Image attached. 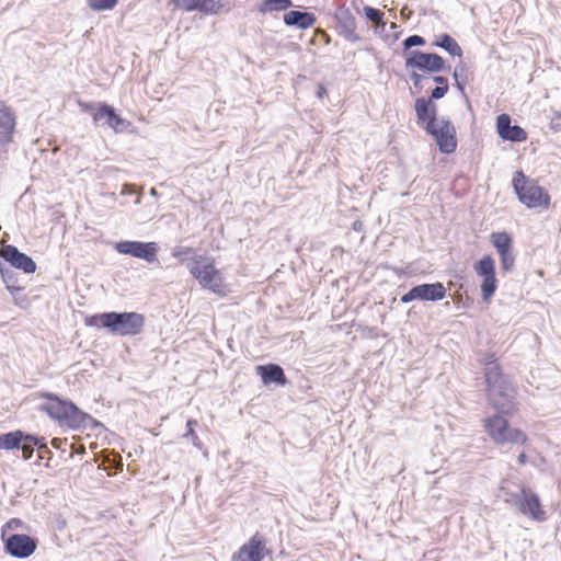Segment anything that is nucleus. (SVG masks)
Here are the masks:
<instances>
[{
  "label": "nucleus",
  "mask_w": 561,
  "mask_h": 561,
  "mask_svg": "<svg viewBox=\"0 0 561 561\" xmlns=\"http://www.w3.org/2000/svg\"><path fill=\"white\" fill-rule=\"evenodd\" d=\"M284 24L288 27H296L298 30H307L314 25L317 18L312 12L290 10L283 16Z\"/></svg>",
  "instance_id": "24"
},
{
  "label": "nucleus",
  "mask_w": 561,
  "mask_h": 561,
  "mask_svg": "<svg viewBox=\"0 0 561 561\" xmlns=\"http://www.w3.org/2000/svg\"><path fill=\"white\" fill-rule=\"evenodd\" d=\"M61 445H62V440H61L60 438H54V439L51 440V446H53L54 448L59 449V448H61Z\"/></svg>",
  "instance_id": "42"
},
{
  "label": "nucleus",
  "mask_w": 561,
  "mask_h": 561,
  "mask_svg": "<svg viewBox=\"0 0 561 561\" xmlns=\"http://www.w3.org/2000/svg\"><path fill=\"white\" fill-rule=\"evenodd\" d=\"M114 249L119 254L129 255L139 260H144L150 264H160L158 260V252L160 248L157 242L122 240L114 244Z\"/></svg>",
  "instance_id": "9"
},
{
  "label": "nucleus",
  "mask_w": 561,
  "mask_h": 561,
  "mask_svg": "<svg viewBox=\"0 0 561 561\" xmlns=\"http://www.w3.org/2000/svg\"><path fill=\"white\" fill-rule=\"evenodd\" d=\"M517 462L522 466L526 465L528 462V456L525 451H522L517 457Z\"/></svg>",
  "instance_id": "41"
},
{
  "label": "nucleus",
  "mask_w": 561,
  "mask_h": 561,
  "mask_svg": "<svg viewBox=\"0 0 561 561\" xmlns=\"http://www.w3.org/2000/svg\"><path fill=\"white\" fill-rule=\"evenodd\" d=\"M15 129V115L13 111L0 101V145H7L12 140Z\"/></svg>",
  "instance_id": "23"
},
{
  "label": "nucleus",
  "mask_w": 561,
  "mask_h": 561,
  "mask_svg": "<svg viewBox=\"0 0 561 561\" xmlns=\"http://www.w3.org/2000/svg\"><path fill=\"white\" fill-rule=\"evenodd\" d=\"M513 188L518 201L528 208H549L550 196L548 192L536 182L529 181L522 170L514 173Z\"/></svg>",
  "instance_id": "5"
},
{
  "label": "nucleus",
  "mask_w": 561,
  "mask_h": 561,
  "mask_svg": "<svg viewBox=\"0 0 561 561\" xmlns=\"http://www.w3.org/2000/svg\"><path fill=\"white\" fill-rule=\"evenodd\" d=\"M496 131L501 139L511 142H523L527 140L526 130L519 125H512V118L508 114H500L496 117Z\"/></svg>",
  "instance_id": "19"
},
{
  "label": "nucleus",
  "mask_w": 561,
  "mask_h": 561,
  "mask_svg": "<svg viewBox=\"0 0 561 561\" xmlns=\"http://www.w3.org/2000/svg\"><path fill=\"white\" fill-rule=\"evenodd\" d=\"M268 553L265 537L256 533L232 553L231 561H263Z\"/></svg>",
  "instance_id": "13"
},
{
  "label": "nucleus",
  "mask_w": 561,
  "mask_h": 561,
  "mask_svg": "<svg viewBox=\"0 0 561 561\" xmlns=\"http://www.w3.org/2000/svg\"><path fill=\"white\" fill-rule=\"evenodd\" d=\"M447 295V288L440 282L423 283L415 285L401 296L402 304H410L412 301L422 302H436L443 300Z\"/></svg>",
  "instance_id": "10"
},
{
  "label": "nucleus",
  "mask_w": 561,
  "mask_h": 561,
  "mask_svg": "<svg viewBox=\"0 0 561 561\" xmlns=\"http://www.w3.org/2000/svg\"><path fill=\"white\" fill-rule=\"evenodd\" d=\"M414 111L417 125L421 126L425 133L431 127L437 125V105L431 99L424 96L417 98L414 102Z\"/></svg>",
  "instance_id": "18"
},
{
  "label": "nucleus",
  "mask_w": 561,
  "mask_h": 561,
  "mask_svg": "<svg viewBox=\"0 0 561 561\" xmlns=\"http://www.w3.org/2000/svg\"><path fill=\"white\" fill-rule=\"evenodd\" d=\"M425 45H426V39L423 36L417 35V34H413V35H410L407 38H404L402 41V55H403L404 61L409 57L408 54L412 53L414 50V49H412L413 47L425 46Z\"/></svg>",
  "instance_id": "31"
},
{
  "label": "nucleus",
  "mask_w": 561,
  "mask_h": 561,
  "mask_svg": "<svg viewBox=\"0 0 561 561\" xmlns=\"http://www.w3.org/2000/svg\"><path fill=\"white\" fill-rule=\"evenodd\" d=\"M11 522H13V525H16V522L19 523V519L12 518Z\"/></svg>",
  "instance_id": "46"
},
{
  "label": "nucleus",
  "mask_w": 561,
  "mask_h": 561,
  "mask_svg": "<svg viewBox=\"0 0 561 561\" xmlns=\"http://www.w3.org/2000/svg\"><path fill=\"white\" fill-rule=\"evenodd\" d=\"M454 85L458 90L461 98L469 104V98L466 93V87L468 83L474 80V72L471 68L462 60H459L453 71Z\"/></svg>",
  "instance_id": "22"
},
{
  "label": "nucleus",
  "mask_w": 561,
  "mask_h": 561,
  "mask_svg": "<svg viewBox=\"0 0 561 561\" xmlns=\"http://www.w3.org/2000/svg\"><path fill=\"white\" fill-rule=\"evenodd\" d=\"M520 501L516 510L530 518L531 520L542 523L547 519V514L542 507L539 495L531 489L522 490Z\"/></svg>",
  "instance_id": "16"
},
{
  "label": "nucleus",
  "mask_w": 561,
  "mask_h": 561,
  "mask_svg": "<svg viewBox=\"0 0 561 561\" xmlns=\"http://www.w3.org/2000/svg\"><path fill=\"white\" fill-rule=\"evenodd\" d=\"M432 46L444 49L453 57L462 56V48L460 47L458 42L447 33L436 35L434 42L432 43Z\"/></svg>",
  "instance_id": "25"
},
{
  "label": "nucleus",
  "mask_w": 561,
  "mask_h": 561,
  "mask_svg": "<svg viewBox=\"0 0 561 561\" xmlns=\"http://www.w3.org/2000/svg\"><path fill=\"white\" fill-rule=\"evenodd\" d=\"M37 453H38V459H41V460H44V459L49 460L53 456V453L48 448L47 443L44 437H43V449H37Z\"/></svg>",
  "instance_id": "39"
},
{
  "label": "nucleus",
  "mask_w": 561,
  "mask_h": 561,
  "mask_svg": "<svg viewBox=\"0 0 561 561\" xmlns=\"http://www.w3.org/2000/svg\"><path fill=\"white\" fill-rule=\"evenodd\" d=\"M20 449L22 450L23 459L30 460L35 450L43 449V436L25 432V439L21 444Z\"/></svg>",
  "instance_id": "27"
},
{
  "label": "nucleus",
  "mask_w": 561,
  "mask_h": 561,
  "mask_svg": "<svg viewBox=\"0 0 561 561\" xmlns=\"http://www.w3.org/2000/svg\"><path fill=\"white\" fill-rule=\"evenodd\" d=\"M9 525L10 523H7L2 527L1 534L4 552L16 559H26L31 557L37 549L38 539L25 534H11L5 536L4 527Z\"/></svg>",
  "instance_id": "6"
},
{
  "label": "nucleus",
  "mask_w": 561,
  "mask_h": 561,
  "mask_svg": "<svg viewBox=\"0 0 561 561\" xmlns=\"http://www.w3.org/2000/svg\"><path fill=\"white\" fill-rule=\"evenodd\" d=\"M11 522H13V525H16V522L19 523V519L12 518Z\"/></svg>",
  "instance_id": "47"
},
{
  "label": "nucleus",
  "mask_w": 561,
  "mask_h": 561,
  "mask_svg": "<svg viewBox=\"0 0 561 561\" xmlns=\"http://www.w3.org/2000/svg\"><path fill=\"white\" fill-rule=\"evenodd\" d=\"M449 91V88L438 87L436 85L432 91L427 99H431L433 102L443 99Z\"/></svg>",
  "instance_id": "37"
},
{
  "label": "nucleus",
  "mask_w": 561,
  "mask_h": 561,
  "mask_svg": "<svg viewBox=\"0 0 561 561\" xmlns=\"http://www.w3.org/2000/svg\"><path fill=\"white\" fill-rule=\"evenodd\" d=\"M0 263L8 265L10 268L20 270L25 274H33L36 271L35 261L12 244L1 247Z\"/></svg>",
  "instance_id": "14"
},
{
  "label": "nucleus",
  "mask_w": 561,
  "mask_h": 561,
  "mask_svg": "<svg viewBox=\"0 0 561 561\" xmlns=\"http://www.w3.org/2000/svg\"><path fill=\"white\" fill-rule=\"evenodd\" d=\"M408 56L409 57L404 61V67L407 70L416 69L417 71L432 75L439 73L446 69H450L449 66H446L445 59L437 53H427L415 49L412 53H409Z\"/></svg>",
  "instance_id": "7"
},
{
  "label": "nucleus",
  "mask_w": 561,
  "mask_h": 561,
  "mask_svg": "<svg viewBox=\"0 0 561 561\" xmlns=\"http://www.w3.org/2000/svg\"><path fill=\"white\" fill-rule=\"evenodd\" d=\"M255 369L264 386L285 387L289 382L283 367L278 364L259 365Z\"/></svg>",
  "instance_id": "21"
},
{
  "label": "nucleus",
  "mask_w": 561,
  "mask_h": 561,
  "mask_svg": "<svg viewBox=\"0 0 561 561\" xmlns=\"http://www.w3.org/2000/svg\"><path fill=\"white\" fill-rule=\"evenodd\" d=\"M484 378L488 401L495 410L494 414L483 420L484 431L496 446H525L528 443L527 434L512 427L506 417L517 410L516 390L510 377L503 374L494 354H488L484 358Z\"/></svg>",
  "instance_id": "1"
},
{
  "label": "nucleus",
  "mask_w": 561,
  "mask_h": 561,
  "mask_svg": "<svg viewBox=\"0 0 561 561\" xmlns=\"http://www.w3.org/2000/svg\"><path fill=\"white\" fill-rule=\"evenodd\" d=\"M293 5L291 0H263L259 5V12L261 14H266L274 11H287Z\"/></svg>",
  "instance_id": "30"
},
{
  "label": "nucleus",
  "mask_w": 561,
  "mask_h": 561,
  "mask_svg": "<svg viewBox=\"0 0 561 561\" xmlns=\"http://www.w3.org/2000/svg\"><path fill=\"white\" fill-rule=\"evenodd\" d=\"M0 274L3 283L5 284L7 289L11 293H18L23 290L24 288L18 284L19 276L18 274L7 265L0 263Z\"/></svg>",
  "instance_id": "29"
},
{
  "label": "nucleus",
  "mask_w": 561,
  "mask_h": 561,
  "mask_svg": "<svg viewBox=\"0 0 561 561\" xmlns=\"http://www.w3.org/2000/svg\"><path fill=\"white\" fill-rule=\"evenodd\" d=\"M79 106L82 112L91 114L92 119L94 121V113L99 108V102H79Z\"/></svg>",
  "instance_id": "38"
},
{
  "label": "nucleus",
  "mask_w": 561,
  "mask_h": 561,
  "mask_svg": "<svg viewBox=\"0 0 561 561\" xmlns=\"http://www.w3.org/2000/svg\"><path fill=\"white\" fill-rule=\"evenodd\" d=\"M353 229H354L355 231H362V229H363V224H362L359 220L354 221V224H353Z\"/></svg>",
  "instance_id": "43"
},
{
  "label": "nucleus",
  "mask_w": 561,
  "mask_h": 561,
  "mask_svg": "<svg viewBox=\"0 0 561 561\" xmlns=\"http://www.w3.org/2000/svg\"><path fill=\"white\" fill-rule=\"evenodd\" d=\"M432 80L436 83L438 87H445L449 88L448 78L444 76H433Z\"/></svg>",
  "instance_id": "40"
},
{
  "label": "nucleus",
  "mask_w": 561,
  "mask_h": 561,
  "mask_svg": "<svg viewBox=\"0 0 561 561\" xmlns=\"http://www.w3.org/2000/svg\"><path fill=\"white\" fill-rule=\"evenodd\" d=\"M522 490H526V486L517 484L514 490L506 485H501L499 489L497 497L511 507H517L523 495Z\"/></svg>",
  "instance_id": "28"
},
{
  "label": "nucleus",
  "mask_w": 561,
  "mask_h": 561,
  "mask_svg": "<svg viewBox=\"0 0 561 561\" xmlns=\"http://www.w3.org/2000/svg\"><path fill=\"white\" fill-rule=\"evenodd\" d=\"M438 147L439 152L450 154L457 148V133L454 124L447 117H443L435 127L427 129Z\"/></svg>",
  "instance_id": "11"
},
{
  "label": "nucleus",
  "mask_w": 561,
  "mask_h": 561,
  "mask_svg": "<svg viewBox=\"0 0 561 561\" xmlns=\"http://www.w3.org/2000/svg\"><path fill=\"white\" fill-rule=\"evenodd\" d=\"M89 7L93 11H108L116 7L118 0H88Z\"/></svg>",
  "instance_id": "33"
},
{
  "label": "nucleus",
  "mask_w": 561,
  "mask_h": 561,
  "mask_svg": "<svg viewBox=\"0 0 561 561\" xmlns=\"http://www.w3.org/2000/svg\"><path fill=\"white\" fill-rule=\"evenodd\" d=\"M194 249L190 247H175L172 250V255L176 259L187 261L188 256L194 254Z\"/></svg>",
  "instance_id": "35"
},
{
  "label": "nucleus",
  "mask_w": 561,
  "mask_h": 561,
  "mask_svg": "<svg viewBox=\"0 0 561 561\" xmlns=\"http://www.w3.org/2000/svg\"><path fill=\"white\" fill-rule=\"evenodd\" d=\"M198 425L196 420L190 419L186 422V432L183 434V438H190L192 444L197 448H203V443L195 432V427Z\"/></svg>",
  "instance_id": "32"
},
{
  "label": "nucleus",
  "mask_w": 561,
  "mask_h": 561,
  "mask_svg": "<svg viewBox=\"0 0 561 561\" xmlns=\"http://www.w3.org/2000/svg\"><path fill=\"white\" fill-rule=\"evenodd\" d=\"M334 20L337 24V33L351 43L360 41L356 33V20L351 10L345 5H339L334 13Z\"/></svg>",
  "instance_id": "17"
},
{
  "label": "nucleus",
  "mask_w": 561,
  "mask_h": 561,
  "mask_svg": "<svg viewBox=\"0 0 561 561\" xmlns=\"http://www.w3.org/2000/svg\"><path fill=\"white\" fill-rule=\"evenodd\" d=\"M327 93L325 89L323 87H319L317 91V96L322 98Z\"/></svg>",
  "instance_id": "44"
},
{
  "label": "nucleus",
  "mask_w": 561,
  "mask_h": 561,
  "mask_svg": "<svg viewBox=\"0 0 561 561\" xmlns=\"http://www.w3.org/2000/svg\"><path fill=\"white\" fill-rule=\"evenodd\" d=\"M490 241L499 253L501 270L512 272L515 266L512 236L506 231H495L490 234Z\"/></svg>",
  "instance_id": "12"
},
{
  "label": "nucleus",
  "mask_w": 561,
  "mask_h": 561,
  "mask_svg": "<svg viewBox=\"0 0 561 561\" xmlns=\"http://www.w3.org/2000/svg\"><path fill=\"white\" fill-rule=\"evenodd\" d=\"M364 14H365V18L371 22H379V21H382V19H383V12L381 10L373 8L370 5L364 7Z\"/></svg>",
  "instance_id": "34"
},
{
  "label": "nucleus",
  "mask_w": 561,
  "mask_h": 561,
  "mask_svg": "<svg viewBox=\"0 0 561 561\" xmlns=\"http://www.w3.org/2000/svg\"><path fill=\"white\" fill-rule=\"evenodd\" d=\"M145 316L136 311H106L84 319L87 327L105 329L114 336H135L142 332Z\"/></svg>",
  "instance_id": "3"
},
{
  "label": "nucleus",
  "mask_w": 561,
  "mask_h": 561,
  "mask_svg": "<svg viewBox=\"0 0 561 561\" xmlns=\"http://www.w3.org/2000/svg\"><path fill=\"white\" fill-rule=\"evenodd\" d=\"M25 439V432L15 430L0 434V450L20 449L21 444Z\"/></svg>",
  "instance_id": "26"
},
{
  "label": "nucleus",
  "mask_w": 561,
  "mask_h": 561,
  "mask_svg": "<svg viewBox=\"0 0 561 561\" xmlns=\"http://www.w3.org/2000/svg\"><path fill=\"white\" fill-rule=\"evenodd\" d=\"M39 397L45 399V402L38 405V411L46 413L61 428L84 432L87 430L96 431L104 427L100 421L81 410L69 399L53 392H42Z\"/></svg>",
  "instance_id": "2"
},
{
  "label": "nucleus",
  "mask_w": 561,
  "mask_h": 561,
  "mask_svg": "<svg viewBox=\"0 0 561 561\" xmlns=\"http://www.w3.org/2000/svg\"><path fill=\"white\" fill-rule=\"evenodd\" d=\"M409 77L410 80L413 83V87L420 92L423 89V80L425 79V76L420 73L416 69H409Z\"/></svg>",
  "instance_id": "36"
},
{
  "label": "nucleus",
  "mask_w": 561,
  "mask_h": 561,
  "mask_svg": "<svg viewBox=\"0 0 561 561\" xmlns=\"http://www.w3.org/2000/svg\"><path fill=\"white\" fill-rule=\"evenodd\" d=\"M186 268L203 288L215 294H224V278L219 270L216 268L214 260L194 254L186 262Z\"/></svg>",
  "instance_id": "4"
},
{
  "label": "nucleus",
  "mask_w": 561,
  "mask_h": 561,
  "mask_svg": "<svg viewBox=\"0 0 561 561\" xmlns=\"http://www.w3.org/2000/svg\"><path fill=\"white\" fill-rule=\"evenodd\" d=\"M94 124L100 126H107L115 133L128 131L131 123L117 114L114 106L106 102H99V108L94 113Z\"/></svg>",
  "instance_id": "15"
},
{
  "label": "nucleus",
  "mask_w": 561,
  "mask_h": 561,
  "mask_svg": "<svg viewBox=\"0 0 561 561\" xmlns=\"http://www.w3.org/2000/svg\"><path fill=\"white\" fill-rule=\"evenodd\" d=\"M175 8L186 12L198 11L207 15L217 14L222 8V0H171Z\"/></svg>",
  "instance_id": "20"
},
{
  "label": "nucleus",
  "mask_w": 561,
  "mask_h": 561,
  "mask_svg": "<svg viewBox=\"0 0 561 561\" xmlns=\"http://www.w3.org/2000/svg\"><path fill=\"white\" fill-rule=\"evenodd\" d=\"M473 270L476 274L482 278V283L480 285L482 300L484 302H489L499 286L495 260L491 254H485L474 263Z\"/></svg>",
  "instance_id": "8"
},
{
  "label": "nucleus",
  "mask_w": 561,
  "mask_h": 561,
  "mask_svg": "<svg viewBox=\"0 0 561 561\" xmlns=\"http://www.w3.org/2000/svg\"><path fill=\"white\" fill-rule=\"evenodd\" d=\"M150 194H151L152 196H157V194H158V193H157V190H156L154 187H152V188L150 190Z\"/></svg>",
  "instance_id": "45"
}]
</instances>
